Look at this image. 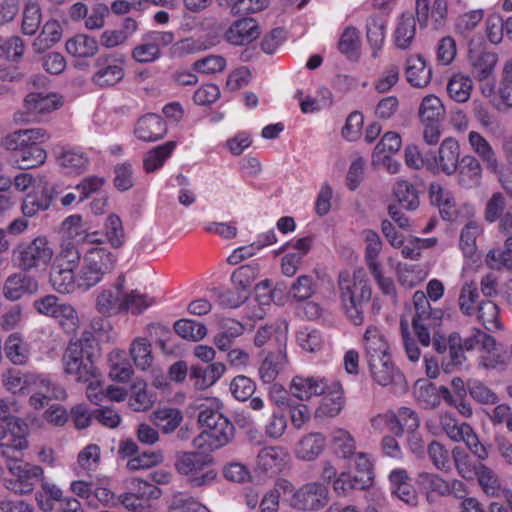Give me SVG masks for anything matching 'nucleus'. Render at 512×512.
<instances>
[{
	"mask_svg": "<svg viewBox=\"0 0 512 512\" xmlns=\"http://www.w3.org/2000/svg\"><path fill=\"white\" fill-rule=\"evenodd\" d=\"M36 382V377L32 374H21L17 370H9L3 379L5 388L13 394L28 393V386Z\"/></svg>",
	"mask_w": 512,
	"mask_h": 512,
	"instance_id": "4d7b16f0",
	"label": "nucleus"
},
{
	"mask_svg": "<svg viewBox=\"0 0 512 512\" xmlns=\"http://www.w3.org/2000/svg\"><path fill=\"white\" fill-rule=\"evenodd\" d=\"M124 66L123 54L118 52L102 54L95 60L92 82L100 88L112 87L123 80Z\"/></svg>",
	"mask_w": 512,
	"mask_h": 512,
	"instance_id": "9d476101",
	"label": "nucleus"
},
{
	"mask_svg": "<svg viewBox=\"0 0 512 512\" xmlns=\"http://www.w3.org/2000/svg\"><path fill=\"white\" fill-rule=\"evenodd\" d=\"M160 490L146 481L139 482L138 493H125L121 497L122 505L132 512H147L151 505V499L159 497Z\"/></svg>",
	"mask_w": 512,
	"mask_h": 512,
	"instance_id": "412c9836",
	"label": "nucleus"
},
{
	"mask_svg": "<svg viewBox=\"0 0 512 512\" xmlns=\"http://www.w3.org/2000/svg\"><path fill=\"white\" fill-rule=\"evenodd\" d=\"M125 277L120 275L115 284L103 289L96 298V309L102 315L123 313V293Z\"/></svg>",
	"mask_w": 512,
	"mask_h": 512,
	"instance_id": "6ab92c4d",
	"label": "nucleus"
},
{
	"mask_svg": "<svg viewBox=\"0 0 512 512\" xmlns=\"http://www.w3.org/2000/svg\"><path fill=\"white\" fill-rule=\"evenodd\" d=\"M392 493L401 501L409 505H416L418 496L415 488L410 483V478L405 469H394L389 474Z\"/></svg>",
	"mask_w": 512,
	"mask_h": 512,
	"instance_id": "c85d7f7f",
	"label": "nucleus"
},
{
	"mask_svg": "<svg viewBox=\"0 0 512 512\" xmlns=\"http://www.w3.org/2000/svg\"><path fill=\"white\" fill-rule=\"evenodd\" d=\"M367 362L373 380L381 386L391 384L398 373L391 360L390 353L383 357L372 358L367 360Z\"/></svg>",
	"mask_w": 512,
	"mask_h": 512,
	"instance_id": "c9c22d12",
	"label": "nucleus"
},
{
	"mask_svg": "<svg viewBox=\"0 0 512 512\" xmlns=\"http://www.w3.org/2000/svg\"><path fill=\"white\" fill-rule=\"evenodd\" d=\"M9 472L12 477L5 479V486L16 494L31 493L35 480L43 475V469L40 466L19 462L10 465Z\"/></svg>",
	"mask_w": 512,
	"mask_h": 512,
	"instance_id": "4468645a",
	"label": "nucleus"
},
{
	"mask_svg": "<svg viewBox=\"0 0 512 512\" xmlns=\"http://www.w3.org/2000/svg\"><path fill=\"white\" fill-rule=\"evenodd\" d=\"M360 47L359 33L355 27H347L338 41V50L350 60L358 58Z\"/></svg>",
	"mask_w": 512,
	"mask_h": 512,
	"instance_id": "052dcab7",
	"label": "nucleus"
},
{
	"mask_svg": "<svg viewBox=\"0 0 512 512\" xmlns=\"http://www.w3.org/2000/svg\"><path fill=\"white\" fill-rule=\"evenodd\" d=\"M440 426L449 439L454 442H464L480 461L489 457L486 446L479 441L477 434L468 423L459 422L453 415L445 413L440 416Z\"/></svg>",
	"mask_w": 512,
	"mask_h": 512,
	"instance_id": "0eeeda50",
	"label": "nucleus"
},
{
	"mask_svg": "<svg viewBox=\"0 0 512 512\" xmlns=\"http://www.w3.org/2000/svg\"><path fill=\"white\" fill-rule=\"evenodd\" d=\"M339 298L347 318L356 326L364 322L365 306L371 301L372 288L362 268L352 273L340 271L337 278Z\"/></svg>",
	"mask_w": 512,
	"mask_h": 512,
	"instance_id": "f257e3e1",
	"label": "nucleus"
},
{
	"mask_svg": "<svg viewBox=\"0 0 512 512\" xmlns=\"http://www.w3.org/2000/svg\"><path fill=\"white\" fill-rule=\"evenodd\" d=\"M130 354L135 365L141 370L148 369L153 362L151 344L145 338H138L133 341Z\"/></svg>",
	"mask_w": 512,
	"mask_h": 512,
	"instance_id": "bf43d9fd",
	"label": "nucleus"
},
{
	"mask_svg": "<svg viewBox=\"0 0 512 512\" xmlns=\"http://www.w3.org/2000/svg\"><path fill=\"white\" fill-rule=\"evenodd\" d=\"M154 303V298L147 294L140 293L138 290L123 293V312H131L134 315H138Z\"/></svg>",
	"mask_w": 512,
	"mask_h": 512,
	"instance_id": "6e6d98bb",
	"label": "nucleus"
},
{
	"mask_svg": "<svg viewBox=\"0 0 512 512\" xmlns=\"http://www.w3.org/2000/svg\"><path fill=\"white\" fill-rule=\"evenodd\" d=\"M183 415L176 408H161L154 412V422L164 432L174 431L182 422Z\"/></svg>",
	"mask_w": 512,
	"mask_h": 512,
	"instance_id": "e2e57ef3",
	"label": "nucleus"
},
{
	"mask_svg": "<svg viewBox=\"0 0 512 512\" xmlns=\"http://www.w3.org/2000/svg\"><path fill=\"white\" fill-rule=\"evenodd\" d=\"M259 274V264L255 261L238 267L231 275L234 287L243 292H248Z\"/></svg>",
	"mask_w": 512,
	"mask_h": 512,
	"instance_id": "3c124183",
	"label": "nucleus"
},
{
	"mask_svg": "<svg viewBox=\"0 0 512 512\" xmlns=\"http://www.w3.org/2000/svg\"><path fill=\"white\" fill-rule=\"evenodd\" d=\"M17 260L23 270L45 267L53 257V250L45 237H37L17 248Z\"/></svg>",
	"mask_w": 512,
	"mask_h": 512,
	"instance_id": "9b49d317",
	"label": "nucleus"
},
{
	"mask_svg": "<svg viewBox=\"0 0 512 512\" xmlns=\"http://www.w3.org/2000/svg\"><path fill=\"white\" fill-rule=\"evenodd\" d=\"M260 28L253 18H241L232 23L225 33L226 40L233 45H246L256 40Z\"/></svg>",
	"mask_w": 512,
	"mask_h": 512,
	"instance_id": "4be33fe9",
	"label": "nucleus"
},
{
	"mask_svg": "<svg viewBox=\"0 0 512 512\" xmlns=\"http://www.w3.org/2000/svg\"><path fill=\"white\" fill-rule=\"evenodd\" d=\"M331 446L335 455L340 458L347 459L355 455L356 441L351 433L343 428L332 432Z\"/></svg>",
	"mask_w": 512,
	"mask_h": 512,
	"instance_id": "c03bdc74",
	"label": "nucleus"
},
{
	"mask_svg": "<svg viewBox=\"0 0 512 512\" xmlns=\"http://www.w3.org/2000/svg\"><path fill=\"white\" fill-rule=\"evenodd\" d=\"M474 477H476L478 485L487 496L499 497L505 490L498 474L483 463H478V469Z\"/></svg>",
	"mask_w": 512,
	"mask_h": 512,
	"instance_id": "4c0bfd02",
	"label": "nucleus"
},
{
	"mask_svg": "<svg viewBox=\"0 0 512 512\" xmlns=\"http://www.w3.org/2000/svg\"><path fill=\"white\" fill-rule=\"evenodd\" d=\"M61 36L62 28L59 22L56 20L47 21L34 42V46L37 50L50 48L61 39Z\"/></svg>",
	"mask_w": 512,
	"mask_h": 512,
	"instance_id": "338daca9",
	"label": "nucleus"
},
{
	"mask_svg": "<svg viewBox=\"0 0 512 512\" xmlns=\"http://www.w3.org/2000/svg\"><path fill=\"white\" fill-rule=\"evenodd\" d=\"M387 20L380 15H372L366 21V37L372 49V57L377 58L386 38Z\"/></svg>",
	"mask_w": 512,
	"mask_h": 512,
	"instance_id": "72a5a7b5",
	"label": "nucleus"
},
{
	"mask_svg": "<svg viewBox=\"0 0 512 512\" xmlns=\"http://www.w3.org/2000/svg\"><path fill=\"white\" fill-rule=\"evenodd\" d=\"M290 454L280 446L262 448L256 458V471L273 477L282 472L289 464Z\"/></svg>",
	"mask_w": 512,
	"mask_h": 512,
	"instance_id": "dca6fc26",
	"label": "nucleus"
},
{
	"mask_svg": "<svg viewBox=\"0 0 512 512\" xmlns=\"http://www.w3.org/2000/svg\"><path fill=\"white\" fill-rule=\"evenodd\" d=\"M82 261V256L71 241L63 242L60 251L55 258L54 264L56 267L67 268L72 270L79 269Z\"/></svg>",
	"mask_w": 512,
	"mask_h": 512,
	"instance_id": "5fc2aeb1",
	"label": "nucleus"
},
{
	"mask_svg": "<svg viewBox=\"0 0 512 512\" xmlns=\"http://www.w3.org/2000/svg\"><path fill=\"white\" fill-rule=\"evenodd\" d=\"M328 503V489L319 482H311L300 487L289 498L291 507L303 511H317Z\"/></svg>",
	"mask_w": 512,
	"mask_h": 512,
	"instance_id": "f8f14e48",
	"label": "nucleus"
},
{
	"mask_svg": "<svg viewBox=\"0 0 512 512\" xmlns=\"http://www.w3.org/2000/svg\"><path fill=\"white\" fill-rule=\"evenodd\" d=\"M4 352L14 365H24L30 357V346L20 333L15 332L7 337Z\"/></svg>",
	"mask_w": 512,
	"mask_h": 512,
	"instance_id": "e433bc0d",
	"label": "nucleus"
},
{
	"mask_svg": "<svg viewBox=\"0 0 512 512\" xmlns=\"http://www.w3.org/2000/svg\"><path fill=\"white\" fill-rule=\"evenodd\" d=\"M48 139L47 132L42 128L17 130L2 139V146L13 151L15 162L22 170L42 165L47 153L41 144Z\"/></svg>",
	"mask_w": 512,
	"mask_h": 512,
	"instance_id": "7ed1b4c3",
	"label": "nucleus"
},
{
	"mask_svg": "<svg viewBox=\"0 0 512 512\" xmlns=\"http://www.w3.org/2000/svg\"><path fill=\"white\" fill-rule=\"evenodd\" d=\"M110 371L109 376L116 381L126 382L130 379L133 370L129 361L119 351L109 355Z\"/></svg>",
	"mask_w": 512,
	"mask_h": 512,
	"instance_id": "0e129e2a",
	"label": "nucleus"
},
{
	"mask_svg": "<svg viewBox=\"0 0 512 512\" xmlns=\"http://www.w3.org/2000/svg\"><path fill=\"white\" fill-rule=\"evenodd\" d=\"M117 263V256L107 247L93 246L84 252L78 269L82 291H88L102 282Z\"/></svg>",
	"mask_w": 512,
	"mask_h": 512,
	"instance_id": "39448f33",
	"label": "nucleus"
},
{
	"mask_svg": "<svg viewBox=\"0 0 512 512\" xmlns=\"http://www.w3.org/2000/svg\"><path fill=\"white\" fill-rule=\"evenodd\" d=\"M406 77L413 87L424 88L432 79V69L422 55H411L407 59Z\"/></svg>",
	"mask_w": 512,
	"mask_h": 512,
	"instance_id": "c756f323",
	"label": "nucleus"
},
{
	"mask_svg": "<svg viewBox=\"0 0 512 512\" xmlns=\"http://www.w3.org/2000/svg\"><path fill=\"white\" fill-rule=\"evenodd\" d=\"M50 283L59 293L69 294L81 290L79 273L77 270L60 268L53 265L50 273Z\"/></svg>",
	"mask_w": 512,
	"mask_h": 512,
	"instance_id": "7c9ffc66",
	"label": "nucleus"
},
{
	"mask_svg": "<svg viewBox=\"0 0 512 512\" xmlns=\"http://www.w3.org/2000/svg\"><path fill=\"white\" fill-rule=\"evenodd\" d=\"M198 422L202 432L193 439V446L203 452H212L226 446L233 438V423L220 411L219 404L207 401L200 406Z\"/></svg>",
	"mask_w": 512,
	"mask_h": 512,
	"instance_id": "f03ea898",
	"label": "nucleus"
},
{
	"mask_svg": "<svg viewBox=\"0 0 512 512\" xmlns=\"http://www.w3.org/2000/svg\"><path fill=\"white\" fill-rule=\"evenodd\" d=\"M57 161L65 173L75 175L84 173L90 163L88 154L80 147L63 148Z\"/></svg>",
	"mask_w": 512,
	"mask_h": 512,
	"instance_id": "cd10ccee",
	"label": "nucleus"
},
{
	"mask_svg": "<svg viewBox=\"0 0 512 512\" xmlns=\"http://www.w3.org/2000/svg\"><path fill=\"white\" fill-rule=\"evenodd\" d=\"M226 367L221 362H214L205 367L192 366L189 380L197 390H205L213 386L224 374Z\"/></svg>",
	"mask_w": 512,
	"mask_h": 512,
	"instance_id": "393cba45",
	"label": "nucleus"
},
{
	"mask_svg": "<svg viewBox=\"0 0 512 512\" xmlns=\"http://www.w3.org/2000/svg\"><path fill=\"white\" fill-rule=\"evenodd\" d=\"M52 197L46 189L33 191L26 195L21 210L24 216L33 217L40 211L47 210L51 205Z\"/></svg>",
	"mask_w": 512,
	"mask_h": 512,
	"instance_id": "a18cd8bd",
	"label": "nucleus"
},
{
	"mask_svg": "<svg viewBox=\"0 0 512 512\" xmlns=\"http://www.w3.org/2000/svg\"><path fill=\"white\" fill-rule=\"evenodd\" d=\"M468 61L471 65V72L473 76L479 81H482L493 74L498 61V56L494 52L474 49L470 46Z\"/></svg>",
	"mask_w": 512,
	"mask_h": 512,
	"instance_id": "5701e85b",
	"label": "nucleus"
},
{
	"mask_svg": "<svg viewBox=\"0 0 512 512\" xmlns=\"http://www.w3.org/2000/svg\"><path fill=\"white\" fill-rule=\"evenodd\" d=\"M35 497L38 507L42 511L51 512L56 502H62L63 492L54 483L42 480L41 489L36 492Z\"/></svg>",
	"mask_w": 512,
	"mask_h": 512,
	"instance_id": "49530a36",
	"label": "nucleus"
},
{
	"mask_svg": "<svg viewBox=\"0 0 512 512\" xmlns=\"http://www.w3.org/2000/svg\"><path fill=\"white\" fill-rule=\"evenodd\" d=\"M169 509L170 512H211L197 499L184 494L174 496Z\"/></svg>",
	"mask_w": 512,
	"mask_h": 512,
	"instance_id": "774afa93",
	"label": "nucleus"
},
{
	"mask_svg": "<svg viewBox=\"0 0 512 512\" xmlns=\"http://www.w3.org/2000/svg\"><path fill=\"white\" fill-rule=\"evenodd\" d=\"M99 343L93 333L84 331L81 337L70 341L63 355L64 370L72 375L78 382H84L96 378L98 369L95 359L99 355Z\"/></svg>",
	"mask_w": 512,
	"mask_h": 512,
	"instance_id": "20e7f679",
	"label": "nucleus"
},
{
	"mask_svg": "<svg viewBox=\"0 0 512 512\" xmlns=\"http://www.w3.org/2000/svg\"><path fill=\"white\" fill-rule=\"evenodd\" d=\"M460 146L456 139L452 137L445 138L440 144L438 156L431 154L428 162V171L446 175L456 173L457 165L460 162Z\"/></svg>",
	"mask_w": 512,
	"mask_h": 512,
	"instance_id": "2eb2a0df",
	"label": "nucleus"
},
{
	"mask_svg": "<svg viewBox=\"0 0 512 512\" xmlns=\"http://www.w3.org/2000/svg\"><path fill=\"white\" fill-rule=\"evenodd\" d=\"M414 394L417 402L424 409H433L439 406L441 400L452 401V392L447 387H437L428 381L417 382Z\"/></svg>",
	"mask_w": 512,
	"mask_h": 512,
	"instance_id": "aec40b11",
	"label": "nucleus"
},
{
	"mask_svg": "<svg viewBox=\"0 0 512 512\" xmlns=\"http://www.w3.org/2000/svg\"><path fill=\"white\" fill-rule=\"evenodd\" d=\"M325 444L326 438L322 433H309L300 440L296 455L302 460H314L323 451Z\"/></svg>",
	"mask_w": 512,
	"mask_h": 512,
	"instance_id": "a19ab883",
	"label": "nucleus"
},
{
	"mask_svg": "<svg viewBox=\"0 0 512 512\" xmlns=\"http://www.w3.org/2000/svg\"><path fill=\"white\" fill-rule=\"evenodd\" d=\"M444 115L445 107L439 97L431 94L423 98L419 107V119L423 126V138L427 144L435 145L439 142Z\"/></svg>",
	"mask_w": 512,
	"mask_h": 512,
	"instance_id": "6e6552de",
	"label": "nucleus"
},
{
	"mask_svg": "<svg viewBox=\"0 0 512 512\" xmlns=\"http://www.w3.org/2000/svg\"><path fill=\"white\" fill-rule=\"evenodd\" d=\"M321 396L323 398L315 412L317 417H335L342 411L344 396L340 382L331 381L329 389Z\"/></svg>",
	"mask_w": 512,
	"mask_h": 512,
	"instance_id": "a878e982",
	"label": "nucleus"
},
{
	"mask_svg": "<svg viewBox=\"0 0 512 512\" xmlns=\"http://www.w3.org/2000/svg\"><path fill=\"white\" fill-rule=\"evenodd\" d=\"M207 452H184L177 457L176 471L187 477V483L192 488H200L212 484L217 472L212 467L213 459Z\"/></svg>",
	"mask_w": 512,
	"mask_h": 512,
	"instance_id": "423d86ee",
	"label": "nucleus"
},
{
	"mask_svg": "<svg viewBox=\"0 0 512 512\" xmlns=\"http://www.w3.org/2000/svg\"><path fill=\"white\" fill-rule=\"evenodd\" d=\"M416 36V19L410 13H403L393 32V42L398 49L406 50L410 48Z\"/></svg>",
	"mask_w": 512,
	"mask_h": 512,
	"instance_id": "f704fd0d",
	"label": "nucleus"
},
{
	"mask_svg": "<svg viewBox=\"0 0 512 512\" xmlns=\"http://www.w3.org/2000/svg\"><path fill=\"white\" fill-rule=\"evenodd\" d=\"M393 192L402 208L415 210L419 206L418 192L414 185L408 181H397Z\"/></svg>",
	"mask_w": 512,
	"mask_h": 512,
	"instance_id": "864d4df0",
	"label": "nucleus"
},
{
	"mask_svg": "<svg viewBox=\"0 0 512 512\" xmlns=\"http://www.w3.org/2000/svg\"><path fill=\"white\" fill-rule=\"evenodd\" d=\"M451 455L458 474L464 479H473L478 469V464L473 462L469 454L463 448L455 447Z\"/></svg>",
	"mask_w": 512,
	"mask_h": 512,
	"instance_id": "680f3d73",
	"label": "nucleus"
},
{
	"mask_svg": "<svg viewBox=\"0 0 512 512\" xmlns=\"http://www.w3.org/2000/svg\"><path fill=\"white\" fill-rule=\"evenodd\" d=\"M499 307L492 300H483L477 309V319L488 331L501 329Z\"/></svg>",
	"mask_w": 512,
	"mask_h": 512,
	"instance_id": "603ef678",
	"label": "nucleus"
},
{
	"mask_svg": "<svg viewBox=\"0 0 512 512\" xmlns=\"http://www.w3.org/2000/svg\"><path fill=\"white\" fill-rule=\"evenodd\" d=\"M135 136L146 142H153L163 138L167 133L166 123L157 114H146L139 118L135 130Z\"/></svg>",
	"mask_w": 512,
	"mask_h": 512,
	"instance_id": "b1692460",
	"label": "nucleus"
},
{
	"mask_svg": "<svg viewBox=\"0 0 512 512\" xmlns=\"http://www.w3.org/2000/svg\"><path fill=\"white\" fill-rule=\"evenodd\" d=\"M177 142L167 141L146 152L143 158V170L147 174L160 170L165 162L172 156Z\"/></svg>",
	"mask_w": 512,
	"mask_h": 512,
	"instance_id": "2f4dec72",
	"label": "nucleus"
},
{
	"mask_svg": "<svg viewBox=\"0 0 512 512\" xmlns=\"http://www.w3.org/2000/svg\"><path fill=\"white\" fill-rule=\"evenodd\" d=\"M429 300L427 293L423 291H416L413 295L415 315L412 320V327L419 343L424 347L430 345L431 331L440 319L436 315L437 312L432 311Z\"/></svg>",
	"mask_w": 512,
	"mask_h": 512,
	"instance_id": "1a4fd4ad",
	"label": "nucleus"
},
{
	"mask_svg": "<svg viewBox=\"0 0 512 512\" xmlns=\"http://www.w3.org/2000/svg\"><path fill=\"white\" fill-rule=\"evenodd\" d=\"M473 151L487 164V167L495 170L498 162L489 142L478 132L471 131L468 136Z\"/></svg>",
	"mask_w": 512,
	"mask_h": 512,
	"instance_id": "8fccbe9b",
	"label": "nucleus"
},
{
	"mask_svg": "<svg viewBox=\"0 0 512 512\" xmlns=\"http://www.w3.org/2000/svg\"><path fill=\"white\" fill-rule=\"evenodd\" d=\"M364 347L367 360L389 354V344L379 328L370 326L364 333Z\"/></svg>",
	"mask_w": 512,
	"mask_h": 512,
	"instance_id": "ea45409f",
	"label": "nucleus"
},
{
	"mask_svg": "<svg viewBox=\"0 0 512 512\" xmlns=\"http://www.w3.org/2000/svg\"><path fill=\"white\" fill-rule=\"evenodd\" d=\"M455 174L461 187L465 189L475 188L481 183L482 167L474 156L464 155L457 165Z\"/></svg>",
	"mask_w": 512,
	"mask_h": 512,
	"instance_id": "bb28decb",
	"label": "nucleus"
},
{
	"mask_svg": "<svg viewBox=\"0 0 512 512\" xmlns=\"http://www.w3.org/2000/svg\"><path fill=\"white\" fill-rule=\"evenodd\" d=\"M472 91V80L461 73L454 74L448 81L447 93L449 97L458 102L465 103L469 100Z\"/></svg>",
	"mask_w": 512,
	"mask_h": 512,
	"instance_id": "de8ad7c7",
	"label": "nucleus"
},
{
	"mask_svg": "<svg viewBox=\"0 0 512 512\" xmlns=\"http://www.w3.org/2000/svg\"><path fill=\"white\" fill-rule=\"evenodd\" d=\"M416 483L426 493L449 496L448 481L437 474L422 472L418 475Z\"/></svg>",
	"mask_w": 512,
	"mask_h": 512,
	"instance_id": "13d9d810",
	"label": "nucleus"
},
{
	"mask_svg": "<svg viewBox=\"0 0 512 512\" xmlns=\"http://www.w3.org/2000/svg\"><path fill=\"white\" fill-rule=\"evenodd\" d=\"M429 196L431 202L438 206L442 218L450 220L452 218V209L455 206L454 199L449 191L445 190L439 183H431L429 187Z\"/></svg>",
	"mask_w": 512,
	"mask_h": 512,
	"instance_id": "09e8293b",
	"label": "nucleus"
},
{
	"mask_svg": "<svg viewBox=\"0 0 512 512\" xmlns=\"http://www.w3.org/2000/svg\"><path fill=\"white\" fill-rule=\"evenodd\" d=\"M484 339L483 347H480L478 364L486 370L503 371L509 364V355L502 345L496 343L491 335H480Z\"/></svg>",
	"mask_w": 512,
	"mask_h": 512,
	"instance_id": "f3484780",
	"label": "nucleus"
},
{
	"mask_svg": "<svg viewBox=\"0 0 512 512\" xmlns=\"http://www.w3.org/2000/svg\"><path fill=\"white\" fill-rule=\"evenodd\" d=\"M66 50L74 57L88 58L97 53L98 42L88 35L77 34L66 42Z\"/></svg>",
	"mask_w": 512,
	"mask_h": 512,
	"instance_id": "37998d69",
	"label": "nucleus"
},
{
	"mask_svg": "<svg viewBox=\"0 0 512 512\" xmlns=\"http://www.w3.org/2000/svg\"><path fill=\"white\" fill-rule=\"evenodd\" d=\"M393 418L392 433L395 436L400 437L404 433L414 434L420 427L418 413L409 407H400L397 412H393Z\"/></svg>",
	"mask_w": 512,
	"mask_h": 512,
	"instance_id": "58836bf2",
	"label": "nucleus"
},
{
	"mask_svg": "<svg viewBox=\"0 0 512 512\" xmlns=\"http://www.w3.org/2000/svg\"><path fill=\"white\" fill-rule=\"evenodd\" d=\"M329 386L330 382L324 377L296 375L291 380L290 392L297 399L309 400L327 392Z\"/></svg>",
	"mask_w": 512,
	"mask_h": 512,
	"instance_id": "a211bd4d",
	"label": "nucleus"
},
{
	"mask_svg": "<svg viewBox=\"0 0 512 512\" xmlns=\"http://www.w3.org/2000/svg\"><path fill=\"white\" fill-rule=\"evenodd\" d=\"M28 426L20 418L8 422V429L4 427L0 441V454L9 459H17L21 452L28 448Z\"/></svg>",
	"mask_w": 512,
	"mask_h": 512,
	"instance_id": "ddd939ff",
	"label": "nucleus"
},
{
	"mask_svg": "<svg viewBox=\"0 0 512 512\" xmlns=\"http://www.w3.org/2000/svg\"><path fill=\"white\" fill-rule=\"evenodd\" d=\"M62 105L61 97L57 94L29 93L25 98V106L31 113H46Z\"/></svg>",
	"mask_w": 512,
	"mask_h": 512,
	"instance_id": "79ce46f5",
	"label": "nucleus"
},
{
	"mask_svg": "<svg viewBox=\"0 0 512 512\" xmlns=\"http://www.w3.org/2000/svg\"><path fill=\"white\" fill-rule=\"evenodd\" d=\"M38 289L37 281L26 275L13 274L4 284V296L12 301L20 299L25 293H34Z\"/></svg>",
	"mask_w": 512,
	"mask_h": 512,
	"instance_id": "473e14b6",
	"label": "nucleus"
},
{
	"mask_svg": "<svg viewBox=\"0 0 512 512\" xmlns=\"http://www.w3.org/2000/svg\"><path fill=\"white\" fill-rule=\"evenodd\" d=\"M174 330L180 337L194 341L203 339L207 334V328L204 324L190 319L176 321Z\"/></svg>",
	"mask_w": 512,
	"mask_h": 512,
	"instance_id": "69168bd1",
	"label": "nucleus"
}]
</instances>
